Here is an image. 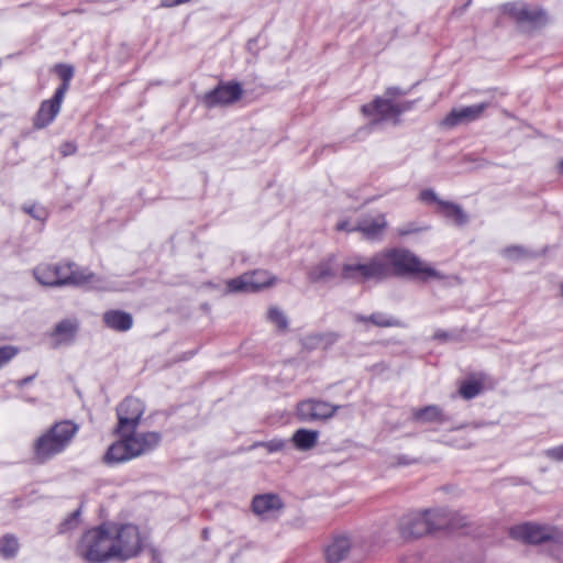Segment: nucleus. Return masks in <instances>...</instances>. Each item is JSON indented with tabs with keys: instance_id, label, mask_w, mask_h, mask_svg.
<instances>
[{
	"instance_id": "nucleus-11",
	"label": "nucleus",
	"mask_w": 563,
	"mask_h": 563,
	"mask_svg": "<svg viewBox=\"0 0 563 563\" xmlns=\"http://www.w3.org/2000/svg\"><path fill=\"white\" fill-rule=\"evenodd\" d=\"M243 89L239 82L219 84L214 89L207 91L201 101L205 107L212 109L234 103L240 100Z\"/></svg>"
},
{
	"instance_id": "nucleus-33",
	"label": "nucleus",
	"mask_w": 563,
	"mask_h": 563,
	"mask_svg": "<svg viewBox=\"0 0 563 563\" xmlns=\"http://www.w3.org/2000/svg\"><path fill=\"white\" fill-rule=\"evenodd\" d=\"M267 319L276 324L279 330H286L288 328V319L286 314L277 307H271L267 312Z\"/></svg>"
},
{
	"instance_id": "nucleus-20",
	"label": "nucleus",
	"mask_w": 563,
	"mask_h": 563,
	"mask_svg": "<svg viewBox=\"0 0 563 563\" xmlns=\"http://www.w3.org/2000/svg\"><path fill=\"white\" fill-rule=\"evenodd\" d=\"M79 323L76 319H64L59 321L53 331L51 338L54 340V347L70 344L78 331Z\"/></svg>"
},
{
	"instance_id": "nucleus-40",
	"label": "nucleus",
	"mask_w": 563,
	"mask_h": 563,
	"mask_svg": "<svg viewBox=\"0 0 563 563\" xmlns=\"http://www.w3.org/2000/svg\"><path fill=\"white\" fill-rule=\"evenodd\" d=\"M423 229L418 227L417 224L415 223H407L400 228L397 229V234L399 236H407V235H410V234H413V233H418V232H421Z\"/></svg>"
},
{
	"instance_id": "nucleus-42",
	"label": "nucleus",
	"mask_w": 563,
	"mask_h": 563,
	"mask_svg": "<svg viewBox=\"0 0 563 563\" xmlns=\"http://www.w3.org/2000/svg\"><path fill=\"white\" fill-rule=\"evenodd\" d=\"M406 92L401 90L399 87H389L385 91V97L394 100L395 97L402 96Z\"/></svg>"
},
{
	"instance_id": "nucleus-17",
	"label": "nucleus",
	"mask_w": 563,
	"mask_h": 563,
	"mask_svg": "<svg viewBox=\"0 0 563 563\" xmlns=\"http://www.w3.org/2000/svg\"><path fill=\"white\" fill-rule=\"evenodd\" d=\"M64 97L58 99L57 93L54 92L53 98L44 100L34 118V126L43 129L51 124L60 111Z\"/></svg>"
},
{
	"instance_id": "nucleus-6",
	"label": "nucleus",
	"mask_w": 563,
	"mask_h": 563,
	"mask_svg": "<svg viewBox=\"0 0 563 563\" xmlns=\"http://www.w3.org/2000/svg\"><path fill=\"white\" fill-rule=\"evenodd\" d=\"M384 269L378 252L365 261L355 257L344 263L341 268V277L355 284H364L369 280L379 282L386 279Z\"/></svg>"
},
{
	"instance_id": "nucleus-2",
	"label": "nucleus",
	"mask_w": 563,
	"mask_h": 563,
	"mask_svg": "<svg viewBox=\"0 0 563 563\" xmlns=\"http://www.w3.org/2000/svg\"><path fill=\"white\" fill-rule=\"evenodd\" d=\"M79 431V426L71 420L55 422L33 443V456L36 462L45 463L63 453Z\"/></svg>"
},
{
	"instance_id": "nucleus-29",
	"label": "nucleus",
	"mask_w": 563,
	"mask_h": 563,
	"mask_svg": "<svg viewBox=\"0 0 563 563\" xmlns=\"http://www.w3.org/2000/svg\"><path fill=\"white\" fill-rule=\"evenodd\" d=\"M440 208L446 218L451 219L454 224L462 227L467 223L468 217L461 208V206L451 201H441Z\"/></svg>"
},
{
	"instance_id": "nucleus-44",
	"label": "nucleus",
	"mask_w": 563,
	"mask_h": 563,
	"mask_svg": "<svg viewBox=\"0 0 563 563\" xmlns=\"http://www.w3.org/2000/svg\"><path fill=\"white\" fill-rule=\"evenodd\" d=\"M434 340L448 341L451 339V334L444 330H437L433 334Z\"/></svg>"
},
{
	"instance_id": "nucleus-22",
	"label": "nucleus",
	"mask_w": 563,
	"mask_h": 563,
	"mask_svg": "<svg viewBox=\"0 0 563 563\" xmlns=\"http://www.w3.org/2000/svg\"><path fill=\"white\" fill-rule=\"evenodd\" d=\"M102 321L107 328L117 332H126L133 327L132 314L119 309L106 311Z\"/></svg>"
},
{
	"instance_id": "nucleus-19",
	"label": "nucleus",
	"mask_w": 563,
	"mask_h": 563,
	"mask_svg": "<svg viewBox=\"0 0 563 563\" xmlns=\"http://www.w3.org/2000/svg\"><path fill=\"white\" fill-rule=\"evenodd\" d=\"M387 228V220L385 214L367 216L358 220L356 223L357 232H361L367 240H378L382 238L385 229Z\"/></svg>"
},
{
	"instance_id": "nucleus-24",
	"label": "nucleus",
	"mask_w": 563,
	"mask_h": 563,
	"mask_svg": "<svg viewBox=\"0 0 563 563\" xmlns=\"http://www.w3.org/2000/svg\"><path fill=\"white\" fill-rule=\"evenodd\" d=\"M412 420L418 423H445L450 419L437 405H429L412 410Z\"/></svg>"
},
{
	"instance_id": "nucleus-34",
	"label": "nucleus",
	"mask_w": 563,
	"mask_h": 563,
	"mask_svg": "<svg viewBox=\"0 0 563 563\" xmlns=\"http://www.w3.org/2000/svg\"><path fill=\"white\" fill-rule=\"evenodd\" d=\"M80 509L73 511L58 527L60 533H65L78 527L79 525Z\"/></svg>"
},
{
	"instance_id": "nucleus-26",
	"label": "nucleus",
	"mask_w": 563,
	"mask_h": 563,
	"mask_svg": "<svg viewBox=\"0 0 563 563\" xmlns=\"http://www.w3.org/2000/svg\"><path fill=\"white\" fill-rule=\"evenodd\" d=\"M319 431L309 429H298L291 437L294 446L299 451H309L318 442Z\"/></svg>"
},
{
	"instance_id": "nucleus-8",
	"label": "nucleus",
	"mask_w": 563,
	"mask_h": 563,
	"mask_svg": "<svg viewBox=\"0 0 563 563\" xmlns=\"http://www.w3.org/2000/svg\"><path fill=\"white\" fill-rule=\"evenodd\" d=\"M276 282V277L264 269H255L244 273L227 282V288L230 292H256L271 287Z\"/></svg>"
},
{
	"instance_id": "nucleus-32",
	"label": "nucleus",
	"mask_w": 563,
	"mask_h": 563,
	"mask_svg": "<svg viewBox=\"0 0 563 563\" xmlns=\"http://www.w3.org/2000/svg\"><path fill=\"white\" fill-rule=\"evenodd\" d=\"M481 390L482 383L477 380H467L460 386L459 393L464 399H473L481 393Z\"/></svg>"
},
{
	"instance_id": "nucleus-30",
	"label": "nucleus",
	"mask_w": 563,
	"mask_h": 563,
	"mask_svg": "<svg viewBox=\"0 0 563 563\" xmlns=\"http://www.w3.org/2000/svg\"><path fill=\"white\" fill-rule=\"evenodd\" d=\"M56 73L62 79V84L55 90L59 99L60 97H65L67 90L69 89L70 80L74 77V68L70 65L58 64L56 65Z\"/></svg>"
},
{
	"instance_id": "nucleus-10",
	"label": "nucleus",
	"mask_w": 563,
	"mask_h": 563,
	"mask_svg": "<svg viewBox=\"0 0 563 563\" xmlns=\"http://www.w3.org/2000/svg\"><path fill=\"white\" fill-rule=\"evenodd\" d=\"M145 411L144 404L134 397H126L117 408V432L135 431Z\"/></svg>"
},
{
	"instance_id": "nucleus-21",
	"label": "nucleus",
	"mask_w": 563,
	"mask_h": 563,
	"mask_svg": "<svg viewBox=\"0 0 563 563\" xmlns=\"http://www.w3.org/2000/svg\"><path fill=\"white\" fill-rule=\"evenodd\" d=\"M336 262L334 255L321 260L309 271V279L312 283H327L336 276Z\"/></svg>"
},
{
	"instance_id": "nucleus-36",
	"label": "nucleus",
	"mask_w": 563,
	"mask_h": 563,
	"mask_svg": "<svg viewBox=\"0 0 563 563\" xmlns=\"http://www.w3.org/2000/svg\"><path fill=\"white\" fill-rule=\"evenodd\" d=\"M255 445L256 446H263L269 453H274V452L282 451L285 448L286 442L284 440H282V439H273V440H269V441H266V442L257 443Z\"/></svg>"
},
{
	"instance_id": "nucleus-48",
	"label": "nucleus",
	"mask_w": 563,
	"mask_h": 563,
	"mask_svg": "<svg viewBox=\"0 0 563 563\" xmlns=\"http://www.w3.org/2000/svg\"><path fill=\"white\" fill-rule=\"evenodd\" d=\"M560 172L563 174V161L560 163Z\"/></svg>"
},
{
	"instance_id": "nucleus-23",
	"label": "nucleus",
	"mask_w": 563,
	"mask_h": 563,
	"mask_svg": "<svg viewBox=\"0 0 563 563\" xmlns=\"http://www.w3.org/2000/svg\"><path fill=\"white\" fill-rule=\"evenodd\" d=\"M283 507L282 499L275 494L257 495L252 500V510L257 516H269Z\"/></svg>"
},
{
	"instance_id": "nucleus-43",
	"label": "nucleus",
	"mask_w": 563,
	"mask_h": 563,
	"mask_svg": "<svg viewBox=\"0 0 563 563\" xmlns=\"http://www.w3.org/2000/svg\"><path fill=\"white\" fill-rule=\"evenodd\" d=\"M338 231L357 232L356 225H351L349 221H341L336 224Z\"/></svg>"
},
{
	"instance_id": "nucleus-46",
	"label": "nucleus",
	"mask_w": 563,
	"mask_h": 563,
	"mask_svg": "<svg viewBox=\"0 0 563 563\" xmlns=\"http://www.w3.org/2000/svg\"><path fill=\"white\" fill-rule=\"evenodd\" d=\"M190 0H162V4L164 7H175V5H179V4H183V3H186V2H189Z\"/></svg>"
},
{
	"instance_id": "nucleus-9",
	"label": "nucleus",
	"mask_w": 563,
	"mask_h": 563,
	"mask_svg": "<svg viewBox=\"0 0 563 563\" xmlns=\"http://www.w3.org/2000/svg\"><path fill=\"white\" fill-rule=\"evenodd\" d=\"M413 103V101L395 102L386 97H376L371 103L362 106L361 110L365 115H378L379 121L395 120L398 122V117L409 111Z\"/></svg>"
},
{
	"instance_id": "nucleus-45",
	"label": "nucleus",
	"mask_w": 563,
	"mask_h": 563,
	"mask_svg": "<svg viewBox=\"0 0 563 563\" xmlns=\"http://www.w3.org/2000/svg\"><path fill=\"white\" fill-rule=\"evenodd\" d=\"M521 253H522V250L518 246L509 247L506 250V255L511 258L519 257L521 255Z\"/></svg>"
},
{
	"instance_id": "nucleus-12",
	"label": "nucleus",
	"mask_w": 563,
	"mask_h": 563,
	"mask_svg": "<svg viewBox=\"0 0 563 563\" xmlns=\"http://www.w3.org/2000/svg\"><path fill=\"white\" fill-rule=\"evenodd\" d=\"M340 407L317 399L302 400L297 406V418L302 422L325 420L335 415Z\"/></svg>"
},
{
	"instance_id": "nucleus-18",
	"label": "nucleus",
	"mask_w": 563,
	"mask_h": 563,
	"mask_svg": "<svg viewBox=\"0 0 563 563\" xmlns=\"http://www.w3.org/2000/svg\"><path fill=\"white\" fill-rule=\"evenodd\" d=\"M120 435V439L112 443L103 455V462L107 465H115L120 463L128 462L133 460L131 453V446L128 443L125 438V432H117Z\"/></svg>"
},
{
	"instance_id": "nucleus-28",
	"label": "nucleus",
	"mask_w": 563,
	"mask_h": 563,
	"mask_svg": "<svg viewBox=\"0 0 563 563\" xmlns=\"http://www.w3.org/2000/svg\"><path fill=\"white\" fill-rule=\"evenodd\" d=\"M354 320L361 323L371 322L379 328L398 327L400 324V322L397 319L383 312H375L372 313L369 317L363 314H355Z\"/></svg>"
},
{
	"instance_id": "nucleus-27",
	"label": "nucleus",
	"mask_w": 563,
	"mask_h": 563,
	"mask_svg": "<svg viewBox=\"0 0 563 563\" xmlns=\"http://www.w3.org/2000/svg\"><path fill=\"white\" fill-rule=\"evenodd\" d=\"M428 511V520L430 526V532L440 529H450L453 528V523L451 521V515L445 509H434Z\"/></svg>"
},
{
	"instance_id": "nucleus-37",
	"label": "nucleus",
	"mask_w": 563,
	"mask_h": 563,
	"mask_svg": "<svg viewBox=\"0 0 563 563\" xmlns=\"http://www.w3.org/2000/svg\"><path fill=\"white\" fill-rule=\"evenodd\" d=\"M419 200L424 202V203H438V206L440 207V202L443 201L442 199H440L438 197V195L435 194V191L433 189H423L420 191L419 194Z\"/></svg>"
},
{
	"instance_id": "nucleus-5",
	"label": "nucleus",
	"mask_w": 563,
	"mask_h": 563,
	"mask_svg": "<svg viewBox=\"0 0 563 563\" xmlns=\"http://www.w3.org/2000/svg\"><path fill=\"white\" fill-rule=\"evenodd\" d=\"M114 559L126 561L136 556L143 547L140 530L132 523L107 522Z\"/></svg>"
},
{
	"instance_id": "nucleus-13",
	"label": "nucleus",
	"mask_w": 563,
	"mask_h": 563,
	"mask_svg": "<svg viewBox=\"0 0 563 563\" xmlns=\"http://www.w3.org/2000/svg\"><path fill=\"white\" fill-rule=\"evenodd\" d=\"M490 106L489 102H482L462 108L452 109L441 121V125L452 129L463 123L473 122L479 119L484 111Z\"/></svg>"
},
{
	"instance_id": "nucleus-7",
	"label": "nucleus",
	"mask_w": 563,
	"mask_h": 563,
	"mask_svg": "<svg viewBox=\"0 0 563 563\" xmlns=\"http://www.w3.org/2000/svg\"><path fill=\"white\" fill-rule=\"evenodd\" d=\"M509 534L512 539L531 544L553 542L561 544L563 541V530L552 526H539L534 523H523L510 529Z\"/></svg>"
},
{
	"instance_id": "nucleus-31",
	"label": "nucleus",
	"mask_w": 563,
	"mask_h": 563,
	"mask_svg": "<svg viewBox=\"0 0 563 563\" xmlns=\"http://www.w3.org/2000/svg\"><path fill=\"white\" fill-rule=\"evenodd\" d=\"M19 551L18 539L13 534H4L0 539V554L5 559H12Z\"/></svg>"
},
{
	"instance_id": "nucleus-38",
	"label": "nucleus",
	"mask_w": 563,
	"mask_h": 563,
	"mask_svg": "<svg viewBox=\"0 0 563 563\" xmlns=\"http://www.w3.org/2000/svg\"><path fill=\"white\" fill-rule=\"evenodd\" d=\"M23 210L36 220L44 221L46 219V211L42 207L35 205L30 207L24 206Z\"/></svg>"
},
{
	"instance_id": "nucleus-35",
	"label": "nucleus",
	"mask_w": 563,
	"mask_h": 563,
	"mask_svg": "<svg viewBox=\"0 0 563 563\" xmlns=\"http://www.w3.org/2000/svg\"><path fill=\"white\" fill-rule=\"evenodd\" d=\"M19 353V349L13 345H4L0 347V368L7 365Z\"/></svg>"
},
{
	"instance_id": "nucleus-4",
	"label": "nucleus",
	"mask_w": 563,
	"mask_h": 563,
	"mask_svg": "<svg viewBox=\"0 0 563 563\" xmlns=\"http://www.w3.org/2000/svg\"><path fill=\"white\" fill-rule=\"evenodd\" d=\"M108 523H102L84 533L78 544V554L88 563H106L114 560Z\"/></svg>"
},
{
	"instance_id": "nucleus-16",
	"label": "nucleus",
	"mask_w": 563,
	"mask_h": 563,
	"mask_svg": "<svg viewBox=\"0 0 563 563\" xmlns=\"http://www.w3.org/2000/svg\"><path fill=\"white\" fill-rule=\"evenodd\" d=\"M504 13L511 16L518 23L539 24L544 21V12L541 10H531L521 2H510L503 5Z\"/></svg>"
},
{
	"instance_id": "nucleus-15",
	"label": "nucleus",
	"mask_w": 563,
	"mask_h": 563,
	"mask_svg": "<svg viewBox=\"0 0 563 563\" xmlns=\"http://www.w3.org/2000/svg\"><path fill=\"white\" fill-rule=\"evenodd\" d=\"M399 531L404 538H420L430 533L428 511L423 510L405 516L399 523Z\"/></svg>"
},
{
	"instance_id": "nucleus-47",
	"label": "nucleus",
	"mask_w": 563,
	"mask_h": 563,
	"mask_svg": "<svg viewBox=\"0 0 563 563\" xmlns=\"http://www.w3.org/2000/svg\"><path fill=\"white\" fill-rule=\"evenodd\" d=\"M35 378V375H31V376H26L20 380L16 382V386L18 387H24L25 385L30 384L31 382H33V379Z\"/></svg>"
},
{
	"instance_id": "nucleus-25",
	"label": "nucleus",
	"mask_w": 563,
	"mask_h": 563,
	"mask_svg": "<svg viewBox=\"0 0 563 563\" xmlns=\"http://www.w3.org/2000/svg\"><path fill=\"white\" fill-rule=\"evenodd\" d=\"M350 550V539L346 537H338L325 548V560L328 563H339L347 556Z\"/></svg>"
},
{
	"instance_id": "nucleus-39",
	"label": "nucleus",
	"mask_w": 563,
	"mask_h": 563,
	"mask_svg": "<svg viewBox=\"0 0 563 563\" xmlns=\"http://www.w3.org/2000/svg\"><path fill=\"white\" fill-rule=\"evenodd\" d=\"M544 455L554 462H563V444L545 450Z\"/></svg>"
},
{
	"instance_id": "nucleus-41",
	"label": "nucleus",
	"mask_w": 563,
	"mask_h": 563,
	"mask_svg": "<svg viewBox=\"0 0 563 563\" xmlns=\"http://www.w3.org/2000/svg\"><path fill=\"white\" fill-rule=\"evenodd\" d=\"M76 150H77V147L74 143L66 142V143L62 144V146H60V154L63 156L73 155V154H75Z\"/></svg>"
},
{
	"instance_id": "nucleus-14",
	"label": "nucleus",
	"mask_w": 563,
	"mask_h": 563,
	"mask_svg": "<svg viewBox=\"0 0 563 563\" xmlns=\"http://www.w3.org/2000/svg\"><path fill=\"white\" fill-rule=\"evenodd\" d=\"M125 438L131 446L133 459L147 454L156 449L162 440V435L156 431L148 432H126Z\"/></svg>"
},
{
	"instance_id": "nucleus-1",
	"label": "nucleus",
	"mask_w": 563,
	"mask_h": 563,
	"mask_svg": "<svg viewBox=\"0 0 563 563\" xmlns=\"http://www.w3.org/2000/svg\"><path fill=\"white\" fill-rule=\"evenodd\" d=\"M36 282L45 287H81L87 284L92 289L109 290L106 282L88 269H81L75 262L40 263L33 268Z\"/></svg>"
},
{
	"instance_id": "nucleus-3",
	"label": "nucleus",
	"mask_w": 563,
	"mask_h": 563,
	"mask_svg": "<svg viewBox=\"0 0 563 563\" xmlns=\"http://www.w3.org/2000/svg\"><path fill=\"white\" fill-rule=\"evenodd\" d=\"M385 267V278L390 276L423 275L427 278H443L440 272L426 265L411 251L393 247L379 252Z\"/></svg>"
}]
</instances>
